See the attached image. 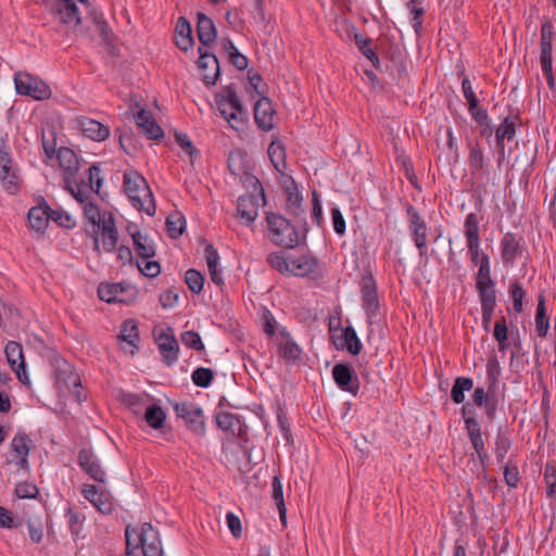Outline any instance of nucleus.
Listing matches in <instances>:
<instances>
[{
  "instance_id": "2eb2a0df",
  "label": "nucleus",
  "mask_w": 556,
  "mask_h": 556,
  "mask_svg": "<svg viewBox=\"0 0 556 556\" xmlns=\"http://www.w3.org/2000/svg\"><path fill=\"white\" fill-rule=\"evenodd\" d=\"M495 391L496 389H491L489 384L488 390H484L483 387H477L472 393V404L483 408L484 415L490 422L495 419L498 408Z\"/></svg>"
},
{
  "instance_id": "dca6fc26",
  "label": "nucleus",
  "mask_w": 556,
  "mask_h": 556,
  "mask_svg": "<svg viewBox=\"0 0 556 556\" xmlns=\"http://www.w3.org/2000/svg\"><path fill=\"white\" fill-rule=\"evenodd\" d=\"M500 248L503 264L513 265L522 255V237L515 232H506L501 239Z\"/></svg>"
},
{
  "instance_id": "1a4fd4ad",
  "label": "nucleus",
  "mask_w": 556,
  "mask_h": 556,
  "mask_svg": "<svg viewBox=\"0 0 556 556\" xmlns=\"http://www.w3.org/2000/svg\"><path fill=\"white\" fill-rule=\"evenodd\" d=\"M84 218L86 235L92 240L96 254L100 255V225L103 220V214L94 202L89 201L84 205Z\"/></svg>"
},
{
  "instance_id": "6e6552de",
  "label": "nucleus",
  "mask_w": 556,
  "mask_h": 556,
  "mask_svg": "<svg viewBox=\"0 0 556 556\" xmlns=\"http://www.w3.org/2000/svg\"><path fill=\"white\" fill-rule=\"evenodd\" d=\"M409 235L419 254L424 255L428 245V226L419 211L410 203L405 205Z\"/></svg>"
},
{
  "instance_id": "052dcab7",
  "label": "nucleus",
  "mask_w": 556,
  "mask_h": 556,
  "mask_svg": "<svg viewBox=\"0 0 556 556\" xmlns=\"http://www.w3.org/2000/svg\"><path fill=\"white\" fill-rule=\"evenodd\" d=\"M185 282L193 293H200L204 286V276L197 269L190 268L185 274Z\"/></svg>"
},
{
  "instance_id": "79ce46f5",
  "label": "nucleus",
  "mask_w": 556,
  "mask_h": 556,
  "mask_svg": "<svg viewBox=\"0 0 556 556\" xmlns=\"http://www.w3.org/2000/svg\"><path fill=\"white\" fill-rule=\"evenodd\" d=\"M132 244L137 255L143 260L152 258L155 255L154 242L146 233H135Z\"/></svg>"
},
{
  "instance_id": "7c9ffc66",
  "label": "nucleus",
  "mask_w": 556,
  "mask_h": 556,
  "mask_svg": "<svg viewBox=\"0 0 556 556\" xmlns=\"http://www.w3.org/2000/svg\"><path fill=\"white\" fill-rule=\"evenodd\" d=\"M50 211L51 207L46 201H42V203L31 207L28 212V222L30 227L38 232H43L50 220Z\"/></svg>"
},
{
  "instance_id": "bf43d9fd",
  "label": "nucleus",
  "mask_w": 556,
  "mask_h": 556,
  "mask_svg": "<svg viewBox=\"0 0 556 556\" xmlns=\"http://www.w3.org/2000/svg\"><path fill=\"white\" fill-rule=\"evenodd\" d=\"M407 8L412 14V24L416 33L421 28V17L425 14L424 0H409Z\"/></svg>"
},
{
  "instance_id": "603ef678",
  "label": "nucleus",
  "mask_w": 556,
  "mask_h": 556,
  "mask_svg": "<svg viewBox=\"0 0 556 556\" xmlns=\"http://www.w3.org/2000/svg\"><path fill=\"white\" fill-rule=\"evenodd\" d=\"M479 217L476 213H469L464 223V233L467 242L480 241Z\"/></svg>"
},
{
  "instance_id": "e433bc0d",
  "label": "nucleus",
  "mask_w": 556,
  "mask_h": 556,
  "mask_svg": "<svg viewBox=\"0 0 556 556\" xmlns=\"http://www.w3.org/2000/svg\"><path fill=\"white\" fill-rule=\"evenodd\" d=\"M0 181L3 189L10 194H16L21 188V178L17 169L12 164L0 167Z\"/></svg>"
},
{
  "instance_id": "c9c22d12",
  "label": "nucleus",
  "mask_w": 556,
  "mask_h": 556,
  "mask_svg": "<svg viewBox=\"0 0 556 556\" xmlns=\"http://www.w3.org/2000/svg\"><path fill=\"white\" fill-rule=\"evenodd\" d=\"M460 414L464 419L465 430L468 438L482 433L481 425L476 418L475 405L470 402L463 403Z\"/></svg>"
},
{
  "instance_id": "f03ea898",
  "label": "nucleus",
  "mask_w": 556,
  "mask_h": 556,
  "mask_svg": "<svg viewBox=\"0 0 556 556\" xmlns=\"http://www.w3.org/2000/svg\"><path fill=\"white\" fill-rule=\"evenodd\" d=\"M215 102L219 114L228 122L229 126L239 130L248 119L235 85L227 86L222 93L215 96Z\"/></svg>"
},
{
  "instance_id": "680f3d73",
  "label": "nucleus",
  "mask_w": 556,
  "mask_h": 556,
  "mask_svg": "<svg viewBox=\"0 0 556 556\" xmlns=\"http://www.w3.org/2000/svg\"><path fill=\"white\" fill-rule=\"evenodd\" d=\"M501 376V366L496 356L489 357L486 362V379L491 389H496Z\"/></svg>"
},
{
  "instance_id": "3c124183",
  "label": "nucleus",
  "mask_w": 556,
  "mask_h": 556,
  "mask_svg": "<svg viewBox=\"0 0 556 556\" xmlns=\"http://www.w3.org/2000/svg\"><path fill=\"white\" fill-rule=\"evenodd\" d=\"M481 307H496L495 282L491 285L476 286Z\"/></svg>"
},
{
  "instance_id": "7ed1b4c3",
  "label": "nucleus",
  "mask_w": 556,
  "mask_h": 556,
  "mask_svg": "<svg viewBox=\"0 0 556 556\" xmlns=\"http://www.w3.org/2000/svg\"><path fill=\"white\" fill-rule=\"evenodd\" d=\"M266 223L269 239L274 244L286 249H293L303 241V238L300 239L296 228L282 215L267 213Z\"/></svg>"
},
{
  "instance_id": "9b49d317",
  "label": "nucleus",
  "mask_w": 556,
  "mask_h": 556,
  "mask_svg": "<svg viewBox=\"0 0 556 556\" xmlns=\"http://www.w3.org/2000/svg\"><path fill=\"white\" fill-rule=\"evenodd\" d=\"M245 156L247 154L241 150L231 151L228 155V168L232 175L243 176L244 184L251 185L255 190L260 189V194L263 197L264 190L261 181L248 173Z\"/></svg>"
},
{
  "instance_id": "338daca9",
  "label": "nucleus",
  "mask_w": 556,
  "mask_h": 556,
  "mask_svg": "<svg viewBox=\"0 0 556 556\" xmlns=\"http://www.w3.org/2000/svg\"><path fill=\"white\" fill-rule=\"evenodd\" d=\"M50 219L55 222L59 226L64 228H73L75 226V223L72 218V216L63 211V210H53L50 211Z\"/></svg>"
},
{
  "instance_id": "a18cd8bd",
  "label": "nucleus",
  "mask_w": 556,
  "mask_h": 556,
  "mask_svg": "<svg viewBox=\"0 0 556 556\" xmlns=\"http://www.w3.org/2000/svg\"><path fill=\"white\" fill-rule=\"evenodd\" d=\"M473 380L469 377H457L454 380L451 399L455 404H463L465 402V392L472 390Z\"/></svg>"
},
{
  "instance_id": "aec40b11",
  "label": "nucleus",
  "mask_w": 556,
  "mask_h": 556,
  "mask_svg": "<svg viewBox=\"0 0 556 556\" xmlns=\"http://www.w3.org/2000/svg\"><path fill=\"white\" fill-rule=\"evenodd\" d=\"M118 242V231L115 224V218L111 212L103 213V220L100 225V248L106 253H112L116 250Z\"/></svg>"
},
{
  "instance_id": "09e8293b",
  "label": "nucleus",
  "mask_w": 556,
  "mask_h": 556,
  "mask_svg": "<svg viewBox=\"0 0 556 556\" xmlns=\"http://www.w3.org/2000/svg\"><path fill=\"white\" fill-rule=\"evenodd\" d=\"M354 40L362 54L371 62L375 68H378L380 65V60L377 52L369 47L371 39L356 33L354 35Z\"/></svg>"
},
{
  "instance_id": "20e7f679",
  "label": "nucleus",
  "mask_w": 556,
  "mask_h": 556,
  "mask_svg": "<svg viewBox=\"0 0 556 556\" xmlns=\"http://www.w3.org/2000/svg\"><path fill=\"white\" fill-rule=\"evenodd\" d=\"M361 294L362 307L365 311L368 327H379L382 323V313L378 298L376 280L372 275L363 277L361 283Z\"/></svg>"
},
{
  "instance_id": "f257e3e1",
  "label": "nucleus",
  "mask_w": 556,
  "mask_h": 556,
  "mask_svg": "<svg viewBox=\"0 0 556 556\" xmlns=\"http://www.w3.org/2000/svg\"><path fill=\"white\" fill-rule=\"evenodd\" d=\"M123 182L125 192L131 201L132 206L153 216L156 211V205L152 191L143 176L136 170H126L123 175Z\"/></svg>"
},
{
  "instance_id": "58836bf2",
  "label": "nucleus",
  "mask_w": 556,
  "mask_h": 556,
  "mask_svg": "<svg viewBox=\"0 0 556 556\" xmlns=\"http://www.w3.org/2000/svg\"><path fill=\"white\" fill-rule=\"evenodd\" d=\"M147 529L148 532L143 535V538H146L144 546L141 547L143 556H163V548L157 530L153 528L151 523Z\"/></svg>"
},
{
  "instance_id": "72a5a7b5",
  "label": "nucleus",
  "mask_w": 556,
  "mask_h": 556,
  "mask_svg": "<svg viewBox=\"0 0 556 556\" xmlns=\"http://www.w3.org/2000/svg\"><path fill=\"white\" fill-rule=\"evenodd\" d=\"M175 40L177 47L182 51H188L193 46L192 28L190 22L180 16L175 28Z\"/></svg>"
},
{
  "instance_id": "6ab92c4d",
  "label": "nucleus",
  "mask_w": 556,
  "mask_h": 556,
  "mask_svg": "<svg viewBox=\"0 0 556 556\" xmlns=\"http://www.w3.org/2000/svg\"><path fill=\"white\" fill-rule=\"evenodd\" d=\"M286 208L287 212L295 218H299L300 222L304 223V231H303V242L306 240L307 225L305 222V211L302 207L303 197L299 191L296 182L291 179L289 186L286 187Z\"/></svg>"
},
{
  "instance_id": "9d476101",
  "label": "nucleus",
  "mask_w": 556,
  "mask_h": 556,
  "mask_svg": "<svg viewBox=\"0 0 556 556\" xmlns=\"http://www.w3.org/2000/svg\"><path fill=\"white\" fill-rule=\"evenodd\" d=\"M155 343L165 365L172 366L178 361L179 344L170 327L161 330L155 336Z\"/></svg>"
},
{
  "instance_id": "2f4dec72",
  "label": "nucleus",
  "mask_w": 556,
  "mask_h": 556,
  "mask_svg": "<svg viewBox=\"0 0 556 556\" xmlns=\"http://www.w3.org/2000/svg\"><path fill=\"white\" fill-rule=\"evenodd\" d=\"M83 134L93 141H104L110 136V128L102 123L84 117L79 122Z\"/></svg>"
},
{
  "instance_id": "de8ad7c7",
  "label": "nucleus",
  "mask_w": 556,
  "mask_h": 556,
  "mask_svg": "<svg viewBox=\"0 0 556 556\" xmlns=\"http://www.w3.org/2000/svg\"><path fill=\"white\" fill-rule=\"evenodd\" d=\"M185 228H186V219L181 213L175 212L167 216L166 230H167L168 236L172 239L179 238L184 233Z\"/></svg>"
},
{
  "instance_id": "4468645a",
  "label": "nucleus",
  "mask_w": 556,
  "mask_h": 556,
  "mask_svg": "<svg viewBox=\"0 0 556 556\" xmlns=\"http://www.w3.org/2000/svg\"><path fill=\"white\" fill-rule=\"evenodd\" d=\"M51 12L70 29H75L81 23L79 10L74 0H54Z\"/></svg>"
},
{
  "instance_id": "b1692460",
  "label": "nucleus",
  "mask_w": 556,
  "mask_h": 556,
  "mask_svg": "<svg viewBox=\"0 0 556 556\" xmlns=\"http://www.w3.org/2000/svg\"><path fill=\"white\" fill-rule=\"evenodd\" d=\"M257 194L247 193L242 194L238 199L237 212L241 219H244L247 224L253 223L258 215L260 199L265 201V194H260V189L255 190Z\"/></svg>"
},
{
  "instance_id": "49530a36",
  "label": "nucleus",
  "mask_w": 556,
  "mask_h": 556,
  "mask_svg": "<svg viewBox=\"0 0 556 556\" xmlns=\"http://www.w3.org/2000/svg\"><path fill=\"white\" fill-rule=\"evenodd\" d=\"M166 414L157 404H151L146 407L144 420L153 429H162L164 427Z\"/></svg>"
},
{
  "instance_id": "0e129e2a",
  "label": "nucleus",
  "mask_w": 556,
  "mask_h": 556,
  "mask_svg": "<svg viewBox=\"0 0 556 556\" xmlns=\"http://www.w3.org/2000/svg\"><path fill=\"white\" fill-rule=\"evenodd\" d=\"M93 23L99 31L104 43L110 45L112 42L113 33L109 24L104 20L102 14H96L93 16Z\"/></svg>"
},
{
  "instance_id": "e2e57ef3",
  "label": "nucleus",
  "mask_w": 556,
  "mask_h": 556,
  "mask_svg": "<svg viewBox=\"0 0 556 556\" xmlns=\"http://www.w3.org/2000/svg\"><path fill=\"white\" fill-rule=\"evenodd\" d=\"M180 340H181L182 344L189 349H192L194 351H203L204 350V344L202 342L201 336L197 331H193V330L184 331L180 334Z\"/></svg>"
},
{
  "instance_id": "ea45409f",
  "label": "nucleus",
  "mask_w": 556,
  "mask_h": 556,
  "mask_svg": "<svg viewBox=\"0 0 556 556\" xmlns=\"http://www.w3.org/2000/svg\"><path fill=\"white\" fill-rule=\"evenodd\" d=\"M468 165L472 174L485 169V159L479 141L468 140Z\"/></svg>"
},
{
  "instance_id": "ddd939ff",
  "label": "nucleus",
  "mask_w": 556,
  "mask_h": 556,
  "mask_svg": "<svg viewBox=\"0 0 556 556\" xmlns=\"http://www.w3.org/2000/svg\"><path fill=\"white\" fill-rule=\"evenodd\" d=\"M200 54L198 67L201 71L203 83L208 86H214L220 75V66L217 56L208 52L206 49L199 47Z\"/></svg>"
},
{
  "instance_id": "a878e982",
  "label": "nucleus",
  "mask_w": 556,
  "mask_h": 556,
  "mask_svg": "<svg viewBox=\"0 0 556 556\" xmlns=\"http://www.w3.org/2000/svg\"><path fill=\"white\" fill-rule=\"evenodd\" d=\"M519 114H509L506 116L495 130L496 148L500 153V160L504 157L505 139L513 140L516 135V127L519 123Z\"/></svg>"
},
{
  "instance_id": "13d9d810",
  "label": "nucleus",
  "mask_w": 556,
  "mask_h": 556,
  "mask_svg": "<svg viewBox=\"0 0 556 556\" xmlns=\"http://www.w3.org/2000/svg\"><path fill=\"white\" fill-rule=\"evenodd\" d=\"M192 382L199 388H208L214 379V371L211 368L198 367L191 375Z\"/></svg>"
},
{
  "instance_id": "6e6d98bb",
  "label": "nucleus",
  "mask_w": 556,
  "mask_h": 556,
  "mask_svg": "<svg viewBox=\"0 0 556 556\" xmlns=\"http://www.w3.org/2000/svg\"><path fill=\"white\" fill-rule=\"evenodd\" d=\"M216 426L223 431L235 434V426L240 424L239 417L229 412H218L215 415Z\"/></svg>"
},
{
  "instance_id": "c85d7f7f",
  "label": "nucleus",
  "mask_w": 556,
  "mask_h": 556,
  "mask_svg": "<svg viewBox=\"0 0 556 556\" xmlns=\"http://www.w3.org/2000/svg\"><path fill=\"white\" fill-rule=\"evenodd\" d=\"M198 23H197V34L199 41L206 49L211 45H213L217 38V30L214 22L206 16L204 13L199 12L197 14Z\"/></svg>"
},
{
  "instance_id": "0eeeda50",
  "label": "nucleus",
  "mask_w": 556,
  "mask_h": 556,
  "mask_svg": "<svg viewBox=\"0 0 556 556\" xmlns=\"http://www.w3.org/2000/svg\"><path fill=\"white\" fill-rule=\"evenodd\" d=\"M173 408L178 418L185 421L186 427L189 431L198 437H204L206 433L205 429V417L203 409L192 402H175Z\"/></svg>"
},
{
  "instance_id": "f3484780",
  "label": "nucleus",
  "mask_w": 556,
  "mask_h": 556,
  "mask_svg": "<svg viewBox=\"0 0 556 556\" xmlns=\"http://www.w3.org/2000/svg\"><path fill=\"white\" fill-rule=\"evenodd\" d=\"M81 493L84 497L89 501L101 514H112L114 506L113 497L110 492L99 489L93 484H85Z\"/></svg>"
},
{
  "instance_id": "bb28decb",
  "label": "nucleus",
  "mask_w": 556,
  "mask_h": 556,
  "mask_svg": "<svg viewBox=\"0 0 556 556\" xmlns=\"http://www.w3.org/2000/svg\"><path fill=\"white\" fill-rule=\"evenodd\" d=\"M318 268V260L311 254H304L298 258H291L289 276L316 278Z\"/></svg>"
},
{
  "instance_id": "4c0bfd02",
  "label": "nucleus",
  "mask_w": 556,
  "mask_h": 556,
  "mask_svg": "<svg viewBox=\"0 0 556 556\" xmlns=\"http://www.w3.org/2000/svg\"><path fill=\"white\" fill-rule=\"evenodd\" d=\"M126 291L123 283H100L98 287V296L106 303H123L125 300L122 294Z\"/></svg>"
},
{
  "instance_id": "412c9836",
  "label": "nucleus",
  "mask_w": 556,
  "mask_h": 556,
  "mask_svg": "<svg viewBox=\"0 0 556 556\" xmlns=\"http://www.w3.org/2000/svg\"><path fill=\"white\" fill-rule=\"evenodd\" d=\"M55 156L59 160L60 167L63 169L64 185L70 187L72 182H75L76 175L79 170L78 157L72 149L66 147L59 148Z\"/></svg>"
},
{
  "instance_id": "5fc2aeb1",
  "label": "nucleus",
  "mask_w": 556,
  "mask_h": 556,
  "mask_svg": "<svg viewBox=\"0 0 556 556\" xmlns=\"http://www.w3.org/2000/svg\"><path fill=\"white\" fill-rule=\"evenodd\" d=\"M509 295L513 301V308L516 313H521L523 309V299L526 296V290L522 283L518 279H514L509 286Z\"/></svg>"
},
{
  "instance_id": "a211bd4d",
  "label": "nucleus",
  "mask_w": 556,
  "mask_h": 556,
  "mask_svg": "<svg viewBox=\"0 0 556 556\" xmlns=\"http://www.w3.org/2000/svg\"><path fill=\"white\" fill-rule=\"evenodd\" d=\"M276 110L273 101L267 97L260 98L254 104V119L263 131H269L275 127Z\"/></svg>"
},
{
  "instance_id": "423d86ee",
  "label": "nucleus",
  "mask_w": 556,
  "mask_h": 556,
  "mask_svg": "<svg viewBox=\"0 0 556 556\" xmlns=\"http://www.w3.org/2000/svg\"><path fill=\"white\" fill-rule=\"evenodd\" d=\"M53 367L58 387L60 389H67L71 391L78 402L84 401L86 397L83 396L80 392V377L74 370L73 365L66 359L58 356L53 361Z\"/></svg>"
},
{
  "instance_id": "5701e85b",
  "label": "nucleus",
  "mask_w": 556,
  "mask_h": 556,
  "mask_svg": "<svg viewBox=\"0 0 556 556\" xmlns=\"http://www.w3.org/2000/svg\"><path fill=\"white\" fill-rule=\"evenodd\" d=\"M118 340L121 343V349L125 353L135 355L139 351L140 334L138 324L135 319H126L122 324Z\"/></svg>"
},
{
  "instance_id": "864d4df0",
  "label": "nucleus",
  "mask_w": 556,
  "mask_h": 556,
  "mask_svg": "<svg viewBox=\"0 0 556 556\" xmlns=\"http://www.w3.org/2000/svg\"><path fill=\"white\" fill-rule=\"evenodd\" d=\"M273 488V500L276 503V506L279 511V517L282 521V523H286V505L283 500V491H282V483L281 479L278 476H275L271 482Z\"/></svg>"
},
{
  "instance_id": "8fccbe9b",
  "label": "nucleus",
  "mask_w": 556,
  "mask_h": 556,
  "mask_svg": "<svg viewBox=\"0 0 556 556\" xmlns=\"http://www.w3.org/2000/svg\"><path fill=\"white\" fill-rule=\"evenodd\" d=\"M268 265L282 275L290 274L291 258H287L282 251L268 254L266 258Z\"/></svg>"
},
{
  "instance_id": "39448f33",
  "label": "nucleus",
  "mask_w": 556,
  "mask_h": 556,
  "mask_svg": "<svg viewBox=\"0 0 556 556\" xmlns=\"http://www.w3.org/2000/svg\"><path fill=\"white\" fill-rule=\"evenodd\" d=\"M14 84L18 94L30 97L34 100H48L52 96L51 88L42 79L26 72H16Z\"/></svg>"
},
{
  "instance_id": "c756f323",
  "label": "nucleus",
  "mask_w": 556,
  "mask_h": 556,
  "mask_svg": "<svg viewBox=\"0 0 556 556\" xmlns=\"http://www.w3.org/2000/svg\"><path fill=\"white\" fill-rule=\"evenodd\" d=\"M149 526L150 522H144L141 527H126L125 538L127 555L136 556V552L141 551V547L144 546L146 538H143V535L146 532H148L147 528Z\"/></svg>"
},
{
  "instance_id": "f704fd0d",
  "label": "nucleus",
  "mask_w": 556,
  "mask_h": 556,
  "mask_svg": "<svg viewBox=\"0 0 556 556\" xmlns=\"http://www.w3.org/2000/svg\"><path fill=\"white\" fill-rule=\"evenodd\" d=\"M341 337L336 342L338 349H345L352 355H358L363 349V344L358 339L355 329L352 326L341 328Z\"/></svg>"
},
{
  "instance_id": "37998d69",
  "label": "nucleus",
  "mask_w": 556,
  "mask_h": 556,
  "mask_svg": "<svg viewBox=\"0 0 556 556\" xmlns=\"http://www.w3.org/2000/svg\"><path fill=\"white\" fill-rule=\"evenodd\" d=\"M268 156L270 159V162L273 163V166L278 172H282L287 167L286 148H285V146L282 144V142L278 138H275L269 143Z\"/></svg>"
},
{
  "instance_id": "4d7b16f0",
  "label": "nucleus",
  "mask_w": 556,
  "mask_h": 556,
  "mask_svg": "<svg viewBox=\"0 0 556 556\" xmlns=\"http://www.w3.org/2000/svg\"><path fill=\"white\" fill-rule=\"evenodd\" d=\"M41 143L42 149L48 159H53L58 154L56 149V136L54 129L45 130L41 131Z\"/></svg>"
},
{
  "instance_id": "473e14b6",
  "label": "nucleus",
  "mask_w": 556,
  "mask_h": 556,
  "mask_svg": "<svg viewBox=\"0 0 556 556\" xmlns=\"http://www.w3.org/2000/svg\"><path fill=\"white\" fill-rule=\"evenodd\" d=\"M29 443L30 439L24 432L16 433L11 442V448L17 458L15 463L21 469L28 468Z\"/></svg>"
},
{
  "instance_id": "4be33fe9",
  "label": "nucleus",
  "mask_w": 556,
  "mask_h": 556,
  "mask_svg": "<svg viewBox=\"0 0 556 556\" xmlns=\"http://www.w3.org/2000/svg\"><path fill=\"white\" fill-rule=\"evenodd\" d=\"M4 353L11 369L16 374L22 383H28V376L25 371V359L22 345L16 341H9Z\"/></svg>"
},
{
  "instance_id": "69168bd1",
  "label": "nucleus",
  "mask_w": 556,
  "mask_h": 556,
  "mask_svg": "<svg viewBox=\"0 0 556 556\" xmlns=\"http://www.w3.org/2000/svg\"><path fill=\"white\" fill-rule=\"evenodd\" d=\"M39 493L36 484L24 481L16 484L15 494L20 498H35Z\"/></svg>"
},
{
  "instance_id": "393cba45",
  "label": "nucleus",
  "mask_w": 556,
  "mask_h": 556,
  "mask_svg": "<svg viewBox=\"0 0 556 556\" xmlns=\"http://www.w3.org/2000/svg\"><path fill=\"white\" fill-rule=\"evenodd\" d=\"M78 465L94 481L105 483V471L102 469L97 456L89 448H81L78 453Z\"/></svg>"
},
{
  "instance_id": "774afa93",
  "label": "nucleus",
  "mask_w": 556,
  "mask_h": 556,
  "mask_svg": "<svg viewBox=\"0 0 556 556\" xmlns=\"http://www.w3.org/2000/svg\"><path fill=\"white\" fill-rule=\"evenodd\" d=\"M513 445L507 429L500 427L495 437V450L501 452H508Z\"/></svg>"
},
{
  "instance_id": "c03bdc74",
  "label": "nucleus",
  "mask_w": 556,
  "mask_h": 556,
  "mask_svg": "<svg viewBox=\"0 0 556 556\" xmlns=\"http://www.w3.org/2000/svg\"><path fill=\"white\" fill-rule=\"evenodd\" d=\"M549 329V317L546 314L545 298L540 294L535 313V331L541 338H545Z\"/></svg>"
},
{
  "instance_id": "f8f14e48",
  "label": "nucleus",
  "mask_w": 556,
  "mask_h": 556,
  "mask_svg": "<svg viewBox=\"0 0 556 556\" xmlns=\"http://www.w3.org/2000/svg\"><path fill=\"white\" fill-rule=\"evenodd\" d=\"M332 377L337 386L344 392L356 395L359 390V379L354 368L349 363L336 364L332 368Z\"/></svg>"
},
{
  "instance_id": "cd10ccee",
  "label": "nucleus",
  "mask_w": 556,
  "mask_h": 556,
  "mask_svg": "<svg viewBox=\"0 0 556 556\" xmlns=\"http://www.w3.org/2000/svg\"><path fill=\"white\" fill-rule=\"evenodd\" d=\"M134 121L148 139L160 140L164 137L162 128L159 126L152 114L146 109L139 110L134 115Z\"/></svg>"
},
{
  "instance_id": "a19ab883",
  "label": "nucleus",
  "mask_w": 556,
  "mask_h": 556,
  "mask_svg": "<svg viewBox=\"0 0 556 556\" xmlns=\"http://www.w3.org/2000/svg\"><path fill=\"white\" fill-rule=\"evenodd\" d=\"M286 337V341L279 344L278 353L279 356L285 361L286 364H293L300 359L302 350L301 348L291 339L289 333H281Z\"/></svg>"
}]
</instances>
